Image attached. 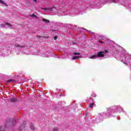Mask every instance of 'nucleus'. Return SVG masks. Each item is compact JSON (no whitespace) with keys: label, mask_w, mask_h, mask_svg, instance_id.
Wrapping results in <instances>:
<instances>
[{"label":"nucleus","mask_w":131,"mask_h":131,"mask_svg":"<svg viewBox=\"0 0 131 131\" xmlns=\"http://www.w3.org/2000/svg\"><path fill=\"white\" fill-rule=\"evenodd\" d=\"M0 3L2 4V5H5V6H7V4H6L5 2L3 1V0H0Z\"/></svg>","instance_id":"9"},{"label":"nucleus","mask_w":131,"mask_h":131,"mask_svg":"<svg viewBox=\"0 0 131 131\" xmlns=\"http://www.w3.org/2000/svg\"><path fill=\"white\" fill-rule=\"evenodd\" d=\"M94 105H95V103H92L89 104V108H94Z\"/></svg>","instance_id":"5"},{"label":"nucleus","mask_w":131,"mask_h":131,"mask_svg":"<svg viewBox=\"0 0 131 131\" xmlns=\"http://www.w3.org/2000/svg\"><path fill=\"white\" fill-rule=\"evenodd\" d=\"M14 47H16V48H24V46H21L20 45H15Z\"/></svg>","instance_id":"6"},{"label":"nucleus","mask_w":131,"mask_h":131,"mask_svg":"<svg viewBox=\"0 0 131 131\" xmlns=\"http://www.w3.org/2000/svg\"><path fill=\"white\" fill-rule=\"evenodd\" d=\"M95 58H98V56H97V55H92V56H91L90 57V59H95Z\"/></svg>","instance_id":"7"},{"label":"nucleus","mask_w":131,"mask_h":131,"mask_svg":"<svg viewBox=\"0 0 131 131\" xmlns=\"http://www.w3.org/2000/svg\"><path fill=\"white\" fill-rule=\"evenodd\" d=\"M7 82H13L15 83V81L13 79H10L7 81Z\"/></svg>","instance_id":"10"},{"label":"nucleus","mask_w":131,"mask_h":131,"mask_svg":"<svg viewBox=\"0 0 131 131\" xmlns=\"http://www.w3.org/2000/svg\"><path fill=\"white\" fill-rule=\"evenodd\" d=\"M1 26L2 27H5L6 26H5L4 24H2L1 25Z\"/></svg>","instance_id":"16"},{"label":"nucleus","mask_w":131,"mask_h":131,"mask_svg":"<svg viewBox=\"0 0 131 131\" xmlns=\"http://www.w3.org/2000/svg\"><path fill=\"white\" fill-rule=\"evenodd\" d=\"M98 42H99L100 43H104V42H103L101 40H99Z\"/></svg>","instance_id":"18"},{"label":"nucleus","mask_w":131,"mask_h":131,"mask_svg":"<svg viewBox=\"0 0 131 131\" xmlns=\"http://www.w3.org/2000/svg\"><path fill=\"white\" fill-rule=\"evenodd\" d=\"M80 56H74L73 57V60H75V59H79Z\"/></svg>","instance_id":"11"},{"label":"nucleus","mask_w":131,"mask_h":131,"mask_svg":"<svg viewBox=\"0 0 131 131\" xmlns=\"http://www.w3.org/2000/svg\"><path fill=\"white\" fill-rule=\"evenodd\" d=\"M33 2H34V3H36L37 2L36 0H33Z\"/></svg>","instance_id":"20"},{"label":"nucleus","mask_w":131,"mask_h":131,"mask_svg":"<svg viewBox=\"0 0 131 131\" xmlns=\"http://www.w3.org/2000/svg\"><path fill=\"white\" fill-rule=\"evenodd\" d=\"M73 55H80V53H77V52H75L73 53Z\"/></svg>","instance_id":"14"},{"label":"nucleus","mask_w":131,"mask_h":131,"mask_svg":"<svg viewBox=\"0 0 131 131\" xmlns=\"http://www.w3.org/2000/svg\"><path fill=\"white\" fill-rule=\"evenodd\" d=\"M10 102L12 103H15L16 102H18V98H16L15 97H13L11 99Z\"/></svg>","instance_id":"2"},{"label":"nucleus","mask_w":131,"mask_h":131,"mask_svg":"<svg viewBox=\"0 0 131 131\" xmlns=\"http://www.w3.org/2000/svg\"><path fill=\"white\" fill-rule=\"evenodd\" d=\"M43 22H46V23H50V20L49 19L43 18Z\"/></svg>","instance_id":"8"},{"label":"nucleus","mask_w":131,"mask_h":131,"mask_svg":"<svg viewBox=\"0 0 131 131\" xmlns=\"http://www.w3.org/2000/svg\"><path fill=\"white\" fill-rule=\"evenodd\" d=\"M54 40H57V39L58 38V36H55L54 37Z\"/></svg>","instance_id":"15"},{"label":"nucleus","mask_w":131,"mask_h":131,"mask_svg":"<svg viewBox=\"0 0 131 131\" xmlns=\"http://www.w3.org/2000/svg\"><path fill=\"white\" fill-rule=\"evenodd\" d=\"M31 16L32 17H36V15L33 14L31 15Z\"/></svg>","instance_id":"17"},{"label":"nucleus","mask_w":131,"mask_h":131,"mask_svg":"<svg viewBox=\"0 0 131 131\" xmlns=\"http://www.w3.org/2000/svg\"><path fill=\"white\" fill-rule=\"evenodd\" d=\"M24 123H26V122H24Z\"/></svg>","instance_id":"21"},{"label":"nucleus","mask_w":131,"mask_h":131,"mask_svg":"<svg viewBox=\"0 0 131 131\" xmlns=\"http://www.w3.org/2000/svg\"><path fill=\"white\" fill-rule=\"evenodd\" d=\"M30 128H31V129H32L33 130H34V129H35L34 126L33 125H31Z\"/></svg>","instance_id":"12"},{"label":"nucleus","mask_w":131,"mask_h":131,"mask_svg":"<svg viewBox=\"0 0 131 131\" xmlns=\"http://www.w3.org/2000/svg\"><path fill=\"white\" fill-rule=\"evenodd\" d=\"M53 131H59V129L58 128H54Z\"/></svg>","instance_id":"13"},{"label":"nucleus","mask_w":131,"mask_h":131,"mask_svg":"<svg viewBox=\"0 0 131 131\" xmlns=\"http://www.w3.org/2000/svg\"><path fill=\"white\" fill-rule=\"evenodd\" d=\"M37 37L38 38H40V37H41V36H37Z\"/></svg>","instance_id":"19"},{"label":"nucleus","mask_w":131,"mask_h":131,"mask_svg":"<svg viewBox=\"0 0 131 131\" xmlns=\"http://www.w3.org/2000/svg\"><path fill=\"white\" fill-rule=\"evenodd\" d=\"M54 9H55L54 7L50 8H43V10L45 11H47V10H48L49 11H53Z\"/></svg>","instance_id":"3"},{"label":"nucleus","mask_w":131,"mask_h":131,"mask_svg":"<svg viewBox=\"0 0 131 131\" xmlns=\"http://www.w3.org/2000/svg\"><path fill=\"white\" fill-rule=\"evenodd\" d=\"M105 52H106V53H107V51H105Z\"/></svg>","instance_id":"22"},{"label":"nucleus","mask_w":131,"mask_h":131,"mask_svg":"<svg viewBox=\"0 0 131 131\" xmlns=\"http://www.w3.org/2000/svg\"><path fill=\"white\" fill-rule=\"evenodd\" d=\"M5 24L6 25H8L9 28H13V26L11 24H9V23H6Z\"/></svg>","instance_id":"4"},{"label":"nucleus","mask_w":131,"mask_h":131,"mask_svg":"<svg viewBox=\"0 0 131 131\" xmlns=\"http://www.w3.org/2000/svg\"><path fill=\"white\" fill-rule=\"evenodd\" d=\"M105 52H98V54H97V57H100V58H102L103 57H104L105 56Z\"/></svg>","instance_id":"1"}]
</instances>
